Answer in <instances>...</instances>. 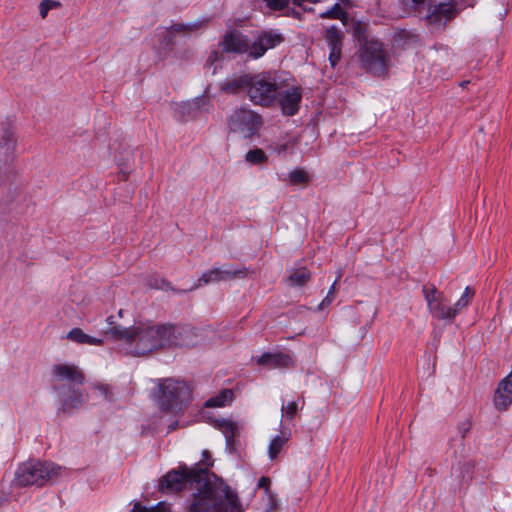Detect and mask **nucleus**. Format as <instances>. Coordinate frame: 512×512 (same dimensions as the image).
Returning a JSON list of instances; mask_svg holds the SVG:
<instances>
[{
	"label": "nucleus",
	"mask_w": 512,
	"mask_h": 512,
	"mask_svg": "<svg viewBox=\"0 0 512 512\" xmlns=\"http://www.w3.org/2000/svg\"><path fill=\"white\" fill-rule=\"evenodd\" d=\"M194 487L196 492L187 500L186 512H217L226 509L227 506L235 507L237 494L223 481H210L208 471L204 468L180 464L166 472L158 483V491L166 495L177 494Z\"/></svg>",
	"instance_id": "1"
},
{
	"label": "nucleus",
	"mask_w": 512,
	"mask_h": 512,
	"mask_svg": "<svg viewBox=\"0 0 512 512\" xmlns=\"http://www.w3.org/2000/svg\"><path fill=\"white\" fill-rule=\"evenodd\" d=\"M107 334L111 338L128 344L136 355H146L152 351L166 348L165 324L153 325L140 322L132 327L125 328L116 325L114 316L107 317Z\"/></svg>",
	"instance_id": "2"
},
{
	"label": "nucleus",
	"mask_w": 512,
	"mask_h": 512,
	"mask_svg": "<svg viewBox=\"0 0 512 512\" xmlns=\"http://www.w3.org/2000/svg\"><path fill=\"white\" fill-rule=\"evenodd\" d=\"M279 86L275 76L268 72L251 74L248 98L254 105L272 107L279 96Z\"/></svg>",
	"instance_id": "3"
},
{
	"label": "nucleus",
	"mask_w": 512,
	"mask_h": 512,
	"mask_svg": "<svg viewBox=\"0 0 512 512\" xmlns=\"http://www.w3.org/2000/svg\"><path fill=\"white\" fill-rule=\"evenodd\" d=\"M191 391L184 381L164 379L159 383L158 404L162 410L175 412L190 399Z\"/></svg>",
	"instance_id": "4"
},
{
	"label": "nucleus",
	"mask_w": 512,
	"mask_h": 512,
	"mask_svg": "<svg viewBox=\"0 0 512 512\" xmlns=\"http://www.w3.org/2000/svg\"><path fill=\"white\" fill-rule=\"evenodd\" d=\"M60 467L50 462L29 461L19 466L15 481L19 486H42L54 475Z\"/></svg>",
	"instance_id": "5"
},
{
	"label": "nucleus",
	"mask_w": 512,
	"mask_h": 512,
	"mask_svg": "<svg viewBox=\"0 0 512 512\" xmlns=\"http://www.w3.org/2000/svg\"><path fill=\"white\" fill-rule=\"evenodd\" d=\"M362 65L372 74L382 76L387 73L390 58L383 44L377 40H366L360 49Z\"/></svg>",
	"instance_id": "6"
},
{
	"label": "nucleus",
	"mask_w": 512,
	"mask_h": 512,
	"mask_svg": "<svg viewBox=\"0 0 512 512\" xmlns=\"http://www.w3.org/2000/svg\"><path fill=\"white\" fill-rule=\"evenodd\" d=\"M205 329L165 324L166 347H194L203 343Z\"/></svg>",
	"instance_id": "7"
},
{
	"label": "nucleus",
	"mask_w": 512,
	"mask_h": 512,
	"mask_svg": "<svg viewBox=\"0 0 512 512\" xmlns=\"http://www.w3.org/2000/svg\"><path fill=\"white\" fill-rule=\"evenodd\" d=\"M227 125L231 132L239 133L244 138H251L261 128L262 119L251 109L241 107L229 115Z\"/></svg>",
	"instance_id": "8"
},
{
	"label": "nucleus",
	"mask_w": 512,
	"mask_h": 512,
	"mask_svg": "<svg viewBox=\"0 0 512 512\" xmlns=\"http://www.w3.org/2000/svg\"><path fill=\"white\" fill-rule=\"evenodd\" d=\"M53 390L62 394L68 387L81 386L85 381L83 372L73 364H56L52 366Z\"/></svg>",
	"instance_id": "9"
},
{
	"label": "nucleus",
	"mask_w": 512,
	"mask_h": 512,
	"mask_svg": "<svg viewBox=\"0 0 512 512\" xmlns=\"http://www.w3.org/2000/svg\"><path fill=\"white\" fill-rule=\"evenodd\" d=\"M17 137L15 127L9 120L0 123V169L8 167L15 158Z\"/></svg>",
	"instance_id": "10"
},
{
	"label": "nucleus",
	"mask_w": 512,
	"mask_h": 512,
	"mask_svg": "<svg viewBox=\"0 0 512 512\" xmlns=\"http://www.w3.org/2000/svg\"><path fill=\"white\" fill-rule=\"evenodd\" d=\"M405 5L409 7L410 9L421 13L423 10H425L426 5L428 4L427 8V14L425 16V19L430 25H433L435 27H443L445 26L446 22L451 20L455 17L457 11L455 9V6L452 3H439L436 5H431V0H426L424 7L417 10L411 7V1L407 4V1L403 0Z\"/></svg>",
	"instance_id": "11"
},
{
	"label": "nucleus",
	"mask_w": 512,
	"mask_h": 512,
	"mask_svg": "<svg viewBox=\"0 0 512 512\" xmlns=\"http://www.w3.org/2000/svg\"><path fill=\"white\" fill-rule=\"evenodd\" d=\"M283 40V36L275 30L261 31L253 42L250 41L249 57L252 59L260 58L267 50L276 47Z\"/></svg>",
	"instance_id": "12"
},
{
	"label": "nucleus",
	"mask_w": 512,
	"mask_h": 512,
	"mask_svg": "<svg viewBox=\"0 0 512 512\" xmlns=\"http://www.w3.org/2000/svg\"><path fill=\"white\" fill-rule=\"evenodd\" d=\"M302 100V90L299 87H290L282 90L279 86V96L276 103L279 104L281 111L286 116H293L299 110V105Z\"/></svg>",
	"instance_id": "13"
},
{
	"label": "nucleus",
	"mask_w": 512,
	"mask_h": 512,
	"mask_svg": "<svg viewBox=\"0 0 512 512\" xmlns=\"http://www.w3.org/2000/svg\"><path fill=\"white\" fill-rule=\"evenodd\" d=\"M220 45L223 52L247 54L249 56L250 40L238 30L227 31Z\"/></svg>",
	"instance_id": "14"
},
{
	"label": "nucleus",
	"mask_w": 512,
	"mask_h": 512,
	"mask_svg": "<svg viewBox=\"0 0 512 512\" xmlns=\"http://www.w3.org/2000/svg\"><path fill=\"white\" fill-rule=\"evenodd\" d=\"M246 274V269H235L232 267H227L225 269L213 268L205 273L198 280V284L194 285L190 288V290H194L202 284L206 285L210 282H218L223 280H230L235 278L236 276L244 277Z\"/></svg>",
	"instance_id": "15"
},
{
	"label": "nucleus",
	"mask_w": 512,
	"mask_h": 512,
	"mask_svg": "<svg viewBox=\"0 0 512 512\" xmlns=\"http://www.w3.org/2000/svg\"><path fill=\"white\" fill-rule=\"evenodd\" d=\"M325 40L329 47V62L334 68L341 59L343 33L335 26L326 29Z\"/></svg>",
	"instance_id": "16"
},
{
	"label": "nucleus",
	"mask_w": 512,
	"mask_h": 512,
	"mask_svg": "<svg viewBox=\"0 0 512 512\" xmlns=\"http://www.w3.org/2000/svg\"><path fill=\"white\" fill-rule=\"evenodd\" d=\"M59 396L61 397L59 411L66 414L80 408L85 401L83 393L77 387H68L66 391L59 394Z\"/></svg>",
	"instance_id": "17"
},
{
	"label": "nucleus",
	"mask_w": 512,
	"mask_h": 512,
	"mask_svg": "<svg viewBox=\"0 0 512 512\" xmlns=\"http://www.w3.org/2000/svg\"><path fill=\"white\" fill-rule=\"evenodd\" d=\"M250 79L251 74H240L227 78L220 84V90L229 95H236L241 92H246L248 95Z\"/></svg>",
	"instance_id": "18"
},
{
	"label": "nucleus",
	"mask_w": 512,
	"mask_h": 512,
	"mask_svg": "<svg viewBox=\"0 0 512 512\" xmlns=\"http://www.w3.org/2000/svg\"><path fill=\"white\" fill-rule=\"evenodd\" d=\"M257 364L270 369L290 368L293 366V360L290 355L282 352L264 353L257 359Z\"/></svg>",
	"instance_id": "19"
},
{
	"label": "nucleus",
	"mask_w": 512,
	"mask_h": 512,
	"mask_svg": "<svg viewBox=\"0 0 512 512\" xmlns=\"http://www.w3.org/2000/svg\"><path fill=\"white\" fill-rule=\"evenodd\" d=\"M428 310L432 314L433 317L439 320H448L452 322L454 320V315L451 307H446L444 305V301H433L427 302Z\"/></svg>",
	"instance_id": "20"
},
{
	"label": "nucleus",
	"mask_w": 512,
	"mask_h": 512,
	"mask_svg": "<svg viewBox=\"0 0 512 512\" xmlns=\"http://www.w3.org/2000/svg\"><path fill=\"white\" fill-rule=\"evenodd\" d=\"M214 426L224 434L226 439V445L231 449L234 445V438L237 433L236 423L229 420L221 419L215 420Z\"/></svg>",
	"instance_id": "21"
},
{
	"label": "nucleus",
	"mask_w": 512,
	"mask_h": 512,
	"mask_svg": "<svg viewBox=\"0 0 512 512\" xmlns=\"http://www.w3.org/2000/svg\"><path fill=\"white\" fill-rule=\"evenodd\" d=\"M310 271L305 267H299L291 270L288 283L290 286H302L310 279Z\"/></svg>",
	"instance_id": "22"
},
{
	"label": "nucleus",
	"mask_w": 512,
	"mask_h": 512,
	"mask_svg": "<svg viewBox=\"0 0 512 512\" xmlns=\"http://www.w3.org/2000/svg\"><path fill=\"white\" fill-rule=\"evenodd\" d=\"M475 295L474 288L467 286L462 294V296L457 300V302L451 307L454 318L459 314L465 307L468 306L471 299Z\"/></svg>",
	"instance_id": "23"
},
{
	"label": "nucleus",
	"mask_w": 512,
	"mask_h": 512,
	"mask_svg": "<svg viewBox=\"0 0 512 512\" xmlns=\"http://www.w3.org/2000/svg\"><path fill=\"white\" fill-rule=\"evenodd\" d=\"M233 392L230 389L222 390L218 395L209 398L206 407H223L232 400Z\"/></svg>",
	"instance_id": "24"
},
{
	"label": "nucleus",
	"mask_w": 512,
	"mask_h": 512,
	"mask_svg": "<svg viewBox=\"0 0 512 512\" xmlns=\"http://www.w3.org/2000/svg\"><path fill=\"white\" fill-rule=\"evenodd\" d=\"M267 7L271 10L280 11L286 9L287 15H292L293 17L299 18L300 12L295 11L294 9H289L288 4L290 0H263Z\"/></svg>",
	"instance_id": "25"
},
{
	"label": "nucleus",
	"mask_w": 512,
	"mask_h": 512,
	"mask_svg": "<svg viewBox=\"0 0 512 512\" xmlns=\"http://www.w3.org/2000/svg\"><path fill=\"white\" fill-rule=\"evenodd\" d=\"M493 402L497 410L505 411L512 403V393L507 394L497 389L494 394Z\"/></svg>",
	"instance_id": "26"
},
{
	"label": "nucleus",
	"mask_w": 512,
	"mask_h": 512,
	"mask_svg": "<svg viewBox=\"0 0 512 512\" xmlns=\"http://www.w3.org/2000/svg\"><path fill=\"white\" fill-rule=\"evenodd\" d=\"M245 160L252 165H261L267 162L268 156L262 149L255 148L246 153Z\"/></svg>",
	"instance_id": "27"
},
{
	"label": "nucleus",
	"mask_w": 512,
	"mask_h": 512,
	"mask_svg": "<svg viewBox=\"0 0 512 512\" xmlns=\"http://www.w3.org/2000/svg\"><path fill=\"white\" fill-rule=\"evenodd\" d=\"M288 441V436H275L269 444L268 452L270 459H275L283 448L284 444Z\"/></svg>",
	"instance_id": "28"
},
{
	"label": "nucleus",
	"mask_w": 512,
	"mask_h": 512,
	"mask_svg": "<svg viewBox=\"0 0 512 512\" xmlns=\"http://www.w3.org/2000/svg\"><path fill=\"white\" fill-rule=\"evenodd\" d=\"M206 22L204 21H197L189 24H182V23H176L170 26L169 30L174 33L179 32H193L198 30L202 27V25Z\"/></svg>",
	"instance_id": "29"
},
{
	"label": "nucleus",
	"mask_w": 512,
	"mask_h": 512,
	"mask_svg": "<svg viewBox=\"0 0 512 512\" xmlns=\"http://www.w3.org/2000/svg\"><path fill=\"white\" fill-rule=\"evenodd\" d=\"M422 292L426 302H429V300L431 302L445 300L444 294L442 292H439L435 286H432L431 288L424 286Z\"/></svg>",
	"instance_id": "30"
},
{
	"label": "nucleus",
	"mask_w": 512,
	"mask_h": 512,
	"mask_svg": "<svg viewBox=\"0 0 512 512\" xmlns=\"http://www.w3.org/2000/svg\"><path fill=\"white\" fill-rule=\"evenodd\" d=\"M344 16L345 12L339 3H335L330 9L320 14L321 18L329 19H342Z\"/></svg>",
	"instance_id": "31"
},
{
	"label": "nucleus",
	"mask_w": 512,
	"mask_h": 512,
	"mask_svg": "<svg viewBox=\"0 0 512 512\" xmlns=\"http://www.w3.org/2000/svg\"><path fill=\"white\" fill-rule=\"evenodd\" d=\"M309 176L303 169L297 168L290 172L289 180L292 184L299 185L308 182Z\"/></svg>",
	"instance_id": "32"
},
{
	"label": "nucleus",
	"mask_w": 512,
	"mask_h": 512,
	"mask_svg": "<svg viewBox=\"0 0 512 512\" xmlns=\"http://www.w3.org/2000/svg\"><path fill=\"white\" fill-rule=\"evenodd\" d=\"M67 339L78 344H84L87 341V334L80 328H73L67 334Z\"/></svg>",
	"instance_id": "33"
},
{
	"label": "nucleus",
	"mask_w": 512,
	"mask_h": 512,
	"mask_svg": "<svg viewBox=\"0 0 512 512\" xmlns=\"http://www.w3.org/2000/svg\"><path fill=\"white\" fill-rule=\"evenodd\" d=\"M60 6V3L58 1L54 0H43L41 1L39 5V13L40 16L44 19L46 18L48 12L53 9Z\"/></svg>",
	"instance_id": "34"
},
{
	"label": "nucleus",
	"mask_w": 512,
	"mask_h": 512,
	"mask_svg": "<svg viewBox=\"0 0 512 512\" xmlns=\"http://www.w3.org/2000/svg\"><path fill=\"white\" fill-rule=\"evenodd\" d=\"M298 404L295 401L289 402L287 405H282L281 411L283 417L292 420L297 413Z\"/></svg>",
	"instance_id": "35"
},
{
	"label": "nucleus",
	"mask_w": 512,
	"mask_h": 512,
	"mask_svg": "<svg viewBox=\"0 0 512 512\" xmlns=\"http://www.w3.org/2000/svg\"><path fill=\"white\" fill-rule=\"evenodd\" d=\"M337 281H338V279H336V280L334 281V283L332 284V286L330 287V289H329V291H328V294H327V295H326V297L322 300V302L319 304V306H318V309H319V310L324 309L326 306L330 305V304H331V302L333 301Z\"/></svg>",
	"instance_id": "36"
},
{
	"label": "nucleus",
	"mask_w": 512,
	"mask_h": 512,
	"mask_svg": "<svg viewBox=\"0 0 512 512\" xmlns=\"http://www.w3.org/2000/svg\"><path fill=\"white\" fill-rule=\"evenodd\" d=\"M497 389L507 394L512 393V372L499 383Z\"/></svg>",
	"instance_id": "37"
},
{
	"label": "nucleus",
	"mask_w": 512,
	"mask_h": 512,
	"mask_svg": "<svg viewBox=\"0 0 512 512\" xmlns=\"http://www.w3.org/2000/svg\"><path fill=\"white\" fill-rule=\"evenodd\" d=\"M471 427H472V423L468 419L463 421V422H461L458 425V431L461 434L462 438H464L469 433Z\"/></svg>",
	"instance_id": "38"
},
{
	"label": "nucleus",
	"mask_w": 512,
	"mask_h": 512,
	"mask_svg": "<svg viewBox=\"0 0 512 512\" xmlns=\"http://www.w3.org/2000/svg\"><path fill=\"white\" fill-rule=\"evenodd\" d=\"M407 39V40H414L416 38V35L414 34H411L405 30H402V31H399L395 34V39L396 40H399V39Z\"/></svg>",
	"instance_id": "39"
},
{
	"label": "nucleus",
	"mask_w": 512,
	"mask_h": 512,
	"mask_svg": "<svg viewBox=\"0 0 512 512\" xmlns=\"http://www.w3.org/2000/svg\"><path fill=\"white\" fill-rule=\"evenodd\" d=\"M148 512H171L170 508L164 503H158L157 505L148 508Z\"/></svg>",
	"instance_id": "40"
},
{
	"label": "nucleus",
	"mask_w": 512,
	"mask_h": 512,
	"mask_svg": "<svg viewBox=\"0 0 512 512\" xmlns=\"http://www.w3.org/2000/svg\"><path fill=\"white\" fill-rule=\"evenodd\" d=\"M87 341L85 344H88V345H94V346H100L103 344V340L100 339V338H96V337H92L90 335L87 334Z\"/></svg>",
	"instance_id": "41"
},
{
	"label": "nucleus",
	"mask_w": 512,
	"mask_h": 512,
	"mask_svg": "<svg viewBox=\"0 0 512 512\" xmlns=\"http://www.w3.org/2000/svg\"><path fill=\"white\" fill-rule=\"evenodd\" d=\"M269 486H270V479L268 477H261L258 481V487L259 488H264L266 490L269 489Z\"/></svg>",
	"instance_id": "42"
},
{
	"label": "nucleus",
	"mask_w": 512,
	"mask_h": 512,
	"mask_svg": "<svg viewBox=\"0 0 512 512\" xmlns=\"http://www.w3.org/2000/svg\"><path fill=\"white\" fill-rule=\"evenodd\" d=\"M321 1L322 0H292V3L295 6L302 7L304 2L318 3V2H321Z\"/></svg>",
	"instance_id": "43"
},
{
	"label": "nucleus",
	"mask_w": 512,
	"mask_h": 512,
	"mask_svg": "<svg viewBox=\"0 0 512 512\" xmlns=\"http://www.w3.org/2000/svg\"><path fill=\"white\" fill-rule=\"evenodd\" d=\"M99 391L104 394L106 400H110L109 398V387L107 385H101L98 387Z\"/></svg>",
	"instance_id": "44"
},
{
	"label": "nucleus",
	"mask_w": 512,
	"mask_h": 512,
	"mask_svg": "<svg viewBox=\"0 0 512 512\" xmlns=\"http://www.w3.org/2000/svg\"><path fill=\"white\" fill-rule=\"evenodd\" d=\"M150 285L154 288L160 289V288H164V287H169L170 284L168 282H166L165 280H161V285L158 283H155L154 285L153 284H150Z\"/></svg>",
	"instance_id": "45"
},
{
	"label": "nucleus",
	"mask_w": 512,
	"mask_h": 512,
	"mask_svg": "<svg viewBox=\"0 0 512 512\" xmlns=\"http://www.w3.org/2000/svg\"><path fill=\"white\" fill-rule=\"evenodd\" d=\"M462 468L465 471L469 472L473 468V465L470 462H465V463L462 464Z\"/></svg>",
	"instance_id": "46"
},
{
	"label": "nucleus",
	"mask_w": 512,
	"mask_h": 512,
	"mask_svg": "<svg viewBox=\"0 0 512 512\" xmlns=\"http://www.w3.org/2000/svg\"><path fill=\"white\" fill-rule=\"evenodd\" d=\"M118 315H119V317H122V315H123V310L122 309L119 310Z\"/></svg>",
	"instance_id": "47"
},
{
	"label": "nucleus",
	"mask_w": 512,
	"mask_h": 512,
	"mask_svg": "<svg viewBox=\"0 0 512 512\" xmlns=\"http://www.w3.org/2000/svg\"><path fill=\"white\" fill-rule=\"evenodd\" d=\"M6 499L5 498H0V505H2V503L5 501Z\"/></svg>",
	"instance_id": "48"
}]
</instances>
